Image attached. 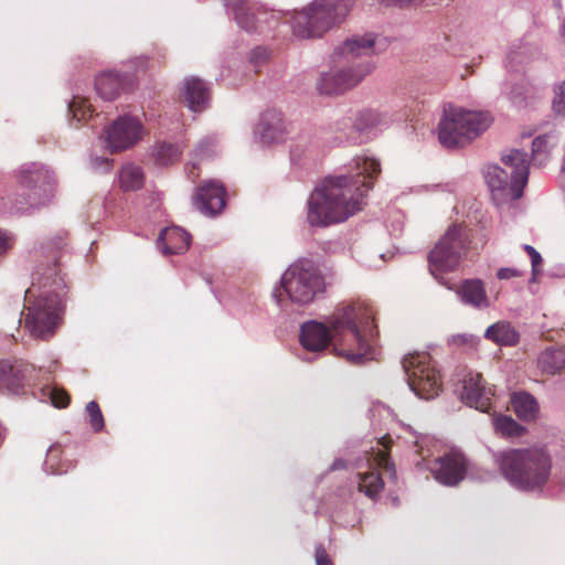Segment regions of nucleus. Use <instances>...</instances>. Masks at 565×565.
<instances>
[{"label":"nucleus","mask_w":565,"mask_h":565,"mask_svg":"<svg viewBox=\"0 0 565 565\" xmlns=\"http://www.w3.org/2000/svg\"><path fill=\"white\" fill-rule=\"evenodd\" d=\"M303 361L311 362L313 359L310 358H302Z\"/></svg>","instance_id":"55"},{"label":"nucleus","mask_w":565,"mask_h":565,"mask_svg":"<svg viewBox=\"0 0 565 565\" xmlns=\"http://www.w3.org/2000/svg\"><path fill=\"white\" fill-rule=\"evenodd\" d=\"M348 173L327 177L308 200V221L315 226H327L348 220L362 209L365 193L373 188L372 180L381 173V162L372 154L354 157Z\"/></svg>","instance_id":"2"},{"label":"nucleus","mask_w":565,"mask_h":565,"mask_svg":"<svg viewBox=\"0 0 565 565\" xmlns=\"http://www.w3.org/2000/svg\"><path fill=\"white\" fill-rule=\"evenodd\" d=\"M75 105H76V100L74 99V100H73L72 103H70V105H68L70 109H71V110H73V111H75V110H74Z\"/></svg>","instance_id":"54"},{"label":"nucleus","mask_w":565,"mask_h":565,"mask_svg":"<svg viewBox=\"0 0 565 565\" xmlns=\"http://www.w3.org/2000/svg\"><path fill=\"white\" fill-rule=\"evenodd\" d=\"M50 396L52 404L55 407H66L70 403V396L66 394V392L58 390V388H51L50 390Z\"/></svg>","instance_id":"40"},{"label":"nucleus","mask_w":565,"mask_h":565,"mask_svg":"<svg viewBox=\"0 0 565 565\" xmlns=\"http://www.w3.org/2000/svg\"><path fill=\"white\" fill-rule=\"evenodd\" d=\"M468 248V239L462 226L452 224L436 243L428 254L430 274L439 279V275L458 268Z\"/></svg>","instance_id":"10"},{"label":"nucleus","mask_w":565,"mask_h":565,"mask_svg":"<svg viewBox=\"0 0 565 565\" xmlns=\"http://www.w3.org/2000/svg\"><path fill=\"white\" fill-rule=\"evenodd\" d=\"M492 395L491 388L484 385L481 374L469 373L463 379L460 398L467 406L488 412Z\"/></svg>","instance_id":"16"},{"label":"nucleus","mask_w":565,"mask_h":565,"mask_svg":"<svg viewBox=\"0 0 565 565\" xmlns=\"http://www.w3.org/2000/svg\"><path fill=\"white\" fill-rule=\"evenodd\" d=\"M131 74H120L114 71L99 73L95 78V89L104 100H114L119 94L132 85Z\"/></svg>","instance_id":"19"},{"label":"nucleus","mask_w":565,"mask_h":565,"mask_svg":"<svg viewBox=\"0 0 565 565\" xmlns=\"http://www.w3.org/2000/svg\"><path fill=\"white\" fill-rule=\"evenodd\" d=\"M501 161L511 169V175L516 180V196H522L529 180L530 160L527 153L519 149H510L502 153Z\"/></svg>","instance_id":"21"},{"label":"nucleus","mask_w":565,"mask_h":565,"mask_svg":"<svg viewBox=\"0 0 565 565\" xmlns=\"http://www.w3.org/2000/svg\"><path fill=\"white\" fill-rule=\"evenodd\" d=\"M552 109L555 115L565 117V81L554 87Z\"/></svg>","instance_id":"38"},{"label":"nucleus","mask_w":565,"mask_h":565,"mask_svg":"<svg viewBox=\"0 0 565 565\" xmlns=\"http://www.w3.org/2000/svg\"><path fill=\"white\" fill-rule=\"evenodd\" d=\"M287 135V125L282 118V114L275 109H268L262 113L254 128V139L262 147L282 142Z\"/></svg>","instance_id":"14"},{"label":"nucleus","mask_w":565,"mask_h":565,"mask_svg":"<svg viewBox=\"0 0 565 565\" xmlns=\"http://www.w3.org/2000/svg\"><path fill=\"white\" fill-rule=\"evenodd\" d=\"M486 113L465 110L452 105L444 108L438 125V140L445 148L463 147L490 126Z\"/></svg>","instance_id":"7"},{"label":"nucleus","mask_w":565,"mask_h":565,"mask_svg":"<svg viewBox=\"0 0 565 565\" xmlns=\"http://www.w3.org/2000/svg\"><path fill=\"white\" fill-rule=\"evenodd\" d=\"M440 284L446 286L447 288L451 289V287L449 286L448 281L447 280H444L443 278H440Z\"/></svg>","instance_id":"53"},{"label":"nucleus","mask_w":565,"mask_h":565,"mask_svg":"<svg viewBox=\"0 0 565 565\" xmlns=\"http://www.w3.org/2000/svg\"><path fill=\"white\" fill-rule=\"evenodd\" d=\"M268 57V51L266 47H255L250 55H249V62L254 64L255 66H259L263 64Z\"/></svg>","instance_id":"41"},{"label":"nucleus","mask_w":565,"mask_h":565,"mask_svg":"<svg viewBox=\"0 0 565 565\" xmlns=\"http://www.w3.org/2000/svg\"><path fill=\"white\" fill-rule=\"evenodd\" d=\"M510 403L519 419L532 422L537 418L540 405L536 398L529 392H514L511 395Z\"/></svg>","instance_id":"27"},{"label":"nucleus","mask_w":565,"mask_h":565,"mask_svg":"<svg viewBox=\"0 0 565 565\" xmlns=\"http://www.w3.org/2000/svg\"><path fill=\"white\" fill-rule=\"evenodd\" d=\"M541 370L547 374H555L565 367V349L547 348L537 359Z\"/></svg>","instance_id":"29"},{"label":"nucleus","mask_w":565,"mask_h":565,"mask_svg":"<svg viewBox=\"0 0 565 565\" xmlns=\"http://www.w3.org/2000/svg\"><path fill=\"white\" fill-rule=\"evenodd\" d=\"M90 164L94 169H100L104 171H108L110 169L111 160L104 157H93L90 159Z\"/></svg>","instance_id":"48"},{"label":"nucleus","mask_w":565,"mask_h":565,"mask_svg":"<svg viewBox=\"0 0 565 565\" xmlns=\"http://www.w3.org/2000/svg\"><path fill=\"white\" fill-rule=\"evenodd\" d=\"M313 154V147L303 142L295 143L290 149V160L294 164L301 166L303 161Z\"/></svg>","instance_id":"34"},{"label":"nucleus","mask_w":565,"mask_h":565,"mask_svg":"<svg viewBox=\"0 0 565 565\" xmlns=\"http://www.w3.org/2000/svg\"><path fill=\"white\" fill-rule=\"evenodd\" d=\"M19 191L14 194L12 209L24 213L45 204L53 191L54 175L43 164L24 163L15 171Z\"/></svg>","instance_id":"8"},{"label":"nucleus","mask_w":565,"mask_h":565,"mask_svg":"<svg viewBox=\"0 0 565 565\" xmlns=\"http://www.w3.org/2000/svg\"><path fill=\"white\" fill-rule=\"evenodd\" d=\"M119 183L124 191H136L143 185V171L139 166L128 163L119 173Z\"/></svg>","instance_id":"30"},{"label":"nucleus","mask_w":565,"mask_h":565,"mask_svg":"<svg viewBox=\"0 0 565 565\" xmlns=\"http://www.w3.org/2000/svg\"><path fill=\"white\" fill-rule=\"evenodd\" d=\"M548 138L547 135H541L532 141V156L540 163L547 158L550 151Z\"/></svg>","instance_id":"37"},{"label":"nucleus","mask_w":565,"mask_h":565,"mask_svg":"<svg viewBox=\"0 0 565 565\" xmlns=\"http://www.w3.org/2000/svg\"><path fill=\"white\" fill-rule=\"evenodd\" d=\"M382 122V116L376 110L364 109L356 114L354 118H347L343 124L350 129L345 139L354 143L362 142L360 134H366Z\"/></svg>","instance_id":"25"},{"label":"nucleus","mask_w":565,"mask_h":565,"mask_svg":"<svg viewBox=\"0 0 565 565\" xmlns=\"http://www.w3.org/2000/svg\"><path fill=\"white\" fill-rule=\"evenodd\" d=\"M15 237L12 233L0 230V259L13 247Z\"/></svg>","instance_id":"39"},{"label":"nucleus","mask_w":565,"mask_h":565,"mask_svg":"<svg viewBox=\"0 0 565 565\" xmlns=\"http://www.w3.org/2000/svg\"><path fill=\"white\" fill-rule=\"evenodd\" d=\"M315 558L317 565H333L326 548L321 544L316 546Z\"/></svg>","instance_id":"43"},{"label":"nucleus","mask_w":565,"mask_h":565,"mask_svg":"<svg viewBox=\"0 0 565 565\" xmlns=\"http://www.w3.org/2000/svg\"><path fill=\"white\" fill-rule=\"evenodd\" d=\"M214 145V139L212 138H204L196 148V152L199 156H206L207 154V148Z\"/></svg>","instance_id":"49"},{"label":"nucleus","mask_w":565,"mask_h":565,"mask_svg":"<svg viewBox=\"0 0 565 565\" xmlns=\"http://www.w3.org/2000/svg\"><path fill=\"white\" fill-rule=\"evenodd\" d=\"M183 97L190 110L201 113L209 107L211 94L207 84L195 76L185 78Z\"/></svg>","instance_id":"23"},{"label":"nucleus","mask_w":565,"mask_h":565,"mask_svg":"<svg viewBox=\"0 0 565 565\" xmlns=\"http://www.w3.org/2000/svg\"><path fill=\"white\" fill-rule=\"evenodd\" d=\"M359 490L370 499H376L384 488L380 473L375 470L359 473Z\"/></svg>","instance_id":"32"},{"label":"nucleus","mask_w":565,"mask_h":565,"mask_svg":"<svg viewBox=\"0 0 565 565\" xmlns=\"http://www.w3.org/2000/svg\"><path fill=\"white\" fill-rule=\"evenodd\" d=\"M50 271L46 276L39 270L24 295V327L31 337L40 340H49L56 333L65 311L66 284L63 278H56L55 269Z\"/></svg>","instance_id":"3"},{"label":"nucleus","mask_w":565,"mask_h":565,"mask_svg":"<svg viewBox=\"0 0 565 565\" xmlns=\"http://www.w3.org/2000/svg\"><path fill=\"white\" fill-rule=\"evenodd\" d=\"M509 98L514 105L521 106L525 100V90L523 86L513 88L510 92Z\"/></svg>","instance_id":"47"},{"label":"nucleus","mask_w":565,"mask_h":565,"mask_svg":"<svg viewBox=\"0 0 565 565\" xmlns=\"http://www.w3.org/2000/svg\"><path fill=\"white\" fill-rule=\"evenodd\" d=\"M519 276H522V273L516 268L503 267L497 271V277L500 280L511 279Z\"/></svg>","instance_id":"46"},{"label":"nucleus","mask_w":565,"mask_h":565,"mask_svg":"<svg viewBox=\"0 0 565 565\" xmlns=\"http://www.w3.org/2000/svg\"><path fill=\"white\" fill-rule=\"evenodd\" d=\"M492 458L504 479L521 491H541L551 477L552 458L544 448L505 449Z\"/></svg>","instance_id":"5"},{"label":"nucleus","mask_w":565,"mask_h":565,"mask_svg":"<svg viewBox=\"0 0 565 565\" xmlns=\"http://www.w3.org/2000/svg\"><path fill=\"white\" fill-rule=\"evenodd\" d=\"M561 34L565 40V19L564 18L562 19V22H561Z\"/></svg>","instance_id":"52"},{"label":"nucleus","mask_w":565,"mask_h":565,"mask_svg":"<svg viewBox=\"0 0 565 565\" xmlns=\"http://www.w3.org/2000/svg\"><path fill=\"white\" fill-rule=\"evenodd\" d=\"M86 412L89 418V425L95 433L103 430L105 423L99 405L95 401H90L86 405Z\"/></svg>","instance_id":"36"},{"label":"nucleus","mask_w":565,"mask_h":565,"mask_svg":"<svg viewBox=\"0 0 565 565\" xmlns=\"http://www.w3.org/2000/svg\"><path fill=\"white\" fill-rule=\"evenodd\" d=\"M191 235L179 226L167 227L161 231L157 244L166 255L182 254L190 247Z\"/></svg>","instance_id":"24"},{"label":"nucleus","mask_w":565,"mask_h":565,"mask_svg":"<svg viewBox=\"0 0 565 565\" xmlns=\"http://www.w3.org/2000/svg\"><path fill=\"white\" fill-rule=\"evenodd\" d=\"M223 2L237 25L246 32L256 31L260 15L266 13L262 6L253 0H223Z\"/></svg>","instance_id":"18"},{"label":"nucleus","mask_w":565,"mask_h":565,"mask_svg":"<svg viewBox=\"0 0 565 565\" xmlns=\"http://www.w3.org/2000/svg\"><path fill=\"white\" fill-rule=\"evenodd\" d=\"M409 388L422 399L438 396L441 384L437 370L430 364V356L425 352L408 354L403 360Z\"/></svg>","instance_id":"11"},{"label":"nucleus","mask_w":565,"mask_h":565,"mask_svg":"<svg viewBox=\"0 0 565 565\" xmlns=\"http://www.w3.org/2000/svg\"><path fill=\"white\" fill-rule=\"evenodd\" d=\"M460 301L475 309H486L490 306L484 284L481 279H466L457 289Z\"/></svg>","instance_id":"26"},{"label":"nucleus","mask_w":565,"mask_h":565,"mask_svg":"<svg viewBox=\"0 0 565 565\" xmlns=\"http://www.w3.org/2000/svg\"><path fill=\"white\" fill-rule=\"evenodd\" d=\"M479 342L480 338L470 333L454 334L448 339V343L450 345L467 350H476Z\"/></svg>","instance_id":"35"},{"label":"nucleus","mask_w":565,"mask_h":565,"mask_svg":"<svg viewBox=\"0 0 565 565\" xmlns=\"http://www.w3.org/2000/svg\"><path fill=\"white\" fill-rule=\"evenodd\" d=\"M469 460L458 451H450L434 460L429 470L435 480L446 487L458 486L467 475Z\"/></svg>","instance_id":"13"},{"label":"nucleus","mask_w":565,"mask_h":565,"mask_svg":"<svg viewBox=\"0 0 565 565\" xmlns=\"http://www.w3.org/2000/svg\"><path fill=\"white\" fill-rule=\"evenodd\" d=\"M105 140L111 152L127 150L143 136V126L137 117L121 116L105 130Z\"/></svg>","instance_id":"12"},{"label":"nucleus","mask_w":565,"mask_h":565,"mask_svg":"<svg viewBox=\"0 0 565 565\" xmlns=\"http://www.w3.org/2000/svg\"><path fill=\"white\" fill-rule=\"evenodd\" d=\"M495 431L504 437H519L524 433V427L515 419L507 415H498L492 419Z\"/></svg>","instance_id":"33"},{"label":"nucleus","mask_w":565,"mask_h":565,"mask_svg":"<svg viewBox=\"0 0 565 565\" xmlns=\"http://www.w3.org/2000/svg\"><path fill=\"white\" fill-rule=\"evenodd\" d=\"M352 6V0H315L294 15L292 33L299 39L320 38L342 22Z\"/></svg>","instance_id":"6"},{"label":"nucleus","mask_w":565,"mask_h":565,"mask_svg":"<svg viewBox=\"0 0 565 565\" xmlns=\"http://www.w3.org/2000/svg\"><path fill=\"white\" fill-rule=\"evenodd\" d=\"M348 117H343L341 120H338L334 122V130L340 134L338 136L339 142H349V140L345 139V136L350 134V129L343 124V120ZM350 143H354L353 141H350Z\"/></svg>","instance_id":"45"},{"label":"nucleus","mask_w":565,"mask_h":565,"mask_svg":"<svg viewBox=\"0 0 565 565\" xmlns=\"http://www.w3.org/2000/svg\"><path fill=\"white\" fill-rule=\"evenodd\" d=\"M345 461L341 458L335 459L330 466L331 471L341 470L345 468Z\"/></svg>","instance_id":"50"},{"label":"nucleus","mask_w":565,"mask_h":565,"mask_svg":"<svg viewBox=\"0 0 565 565\" xmlns=\"http://www.w3.org/2000/svg\"><path fill=\"white\" fill-rule=\"evenodd\" d=\"M225 188L215 180L204 182L194 196L196 209L205 215H216L225 206Z\"/></svg>","instance_id":"17"},{"label":"nucleus","mask_w":565,"mask_h":565,"mask_svg":"<svg viewBox=\"0 0 565 565\" xmlns=\"http://www.w3.org/2000/svg\"><path fill=\"white\" fill-rule=\"evenodd\" d=\"M376 338L374 310L364 302L338 308L327 323L307 321L299 333L300 344L308 352L320 353L333 341L335 354L356 365L375 359Z\"/></svg>","instance_id":"1"},{"label":"nucleus","mask_w":565,"mask_h":565,"mask_svg":"<svg viewBox=\"0 0 565 565\" xmlns=\"http://www.w3.org/2000/svg\"><path fill=\"white\" fill-rule=\"evenodd\" d=\"M486 182L494 200L500 202L515 201L516 180L498 164H489L484 170Z\"/></svg>","instance_id":"15"},{"label":"nucleus","mask_w":565,"mask_h":565,"mask_svg":"<svg viewBox=\"0 0 565 565\" xmlns=\"http://www.w3.org/2000/svg\"><path fill=\"white\" fill-rule=\"evenodd\" d=\"M280 282L290 301L300 306L313 302L326 291V280L319 266L308 258L291 264Z\"/></svg>","instance_id":"9"},{"label":"nucleus","mask_w":565,"mask_h":565,"mask_svg":"<svg viewBox=\"0 0 565 565\" xmlns=\"http://www.w3.org/2000/svg\"><path fill=\"white\" fill-rule=\"evenodd\" d=\"M376 35L367 33L353 35L334 51V61L339 64L322 73L317 89L322 95H340L355 87L367 76L373 64L369 57L374 54Z\"/></svg>","instance_id":"4"},{"label":"nucleus","mask_w":565,"mask_h":565,"mask_svg":"<svg viewBox=\"0 0 565 565\" xmlns=\"http://www.w3.org/2000/svg\"><path fill=\"white\" fill-rule=\"evenodd\" d=\"M523 249L529 254L532 264L533 274L536 271L537 266L542 263L541 254L531 245L525 244Z\"/></svg>","instance_id":"44"},{"label":"nucleus","mask_w":565,"mask_h":565,"mask_svg":"<svg viewBox=\"0 0 565 565\" xmlns=\"http://www.w3.org/2000/svg\"><path fill=\"white\" fill-rule=\"evenodd\" d=\"M66 236L67 233L64 231H58L52 236H50L41 246V254L46 258L47 264L46 265H39L36 267V270L33 274L34 278H38V271L45 273L46 276L50 275L52 271H50V268L56 270V278L60 277V269L57 268V260L61 257V254L63 253L64 248L66 247Z\"/></svg>","instance_id":"22"},{"label":"nucleus","mask_w":565,"mask_h":565,"mask_svg":"<svg viewBox=\"0 0 565 565\" xmlns=\"http://www.w3.org/2000/svg\"><path fill=\"white\" fill-rule=\"evenodd\" d=\"M376 460L379 467L384 468L387 472H390V477L392 479H396L394 463L390 461L385 454L379 452Z\"/></svg>","instance_id":"42"},{"label":"nucleus","mask_w":565,"mask_h":565,"mask_svg":"<svg viewBox=\"0 0 565 565\" xmlns=\"http://www.w3.org/2000/svg\"><path fill=\"white\" fill-rule=\"evenodd\" d=\"M56 449H57V447H56V446H51V447L49 448V450H47V457H49V459H50V460L53 458V455H54V452H55V450H56Z\"/></svg>","instance_id":"51"},{"label":"nucleus","mask_w":565,"mask_h":565,"mask_svg":"<svg viewBox=\"0 0 565 565\" xmlns=\"http://www.w3.org/2000/svg\"><path fill=\"white\" fill-rule=\"evenodd\" d=\"M151 154L157 164L168 166L179 160L181 149L175 143L161 141L152 147Z\"/></svg>","instance_id":"31"},{"label":"nucleus","mask_w":565,"mask_h":565,"mask_svg":"<svg viewBox=\"0 0 565 565\" xmlns=\"http://www.w3.org/2000/svg\"><path fill=\"white\" fill-rule=\"evenodd\" d=\"M29 372L30 365L23 361L0 360V390L20 394Z\"/></svg>","instance_id":"20"},{"label":"nucleus","mask_w":565,"mask_h":565,"mask_svg":"<svg viewBox=\"0 0 565 565\" xmlns=\"http://www.w3.org/2000/svg\"><path fill=\"white\" fill-rule=\"evenodd\" d=\"M484 338L499 345H515L520 333L508 321H498L487 328Z\"/></svg>","instance_id":"28"}]
</instances>
